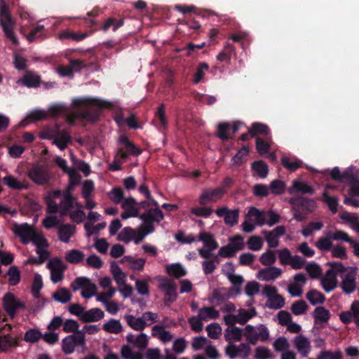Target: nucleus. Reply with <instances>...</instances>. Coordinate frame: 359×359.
<instances>
[{
    "label": "nucleus",
    "mask_w": 359,
    "mask_h": 359,
    "mask_svg": "<svg viewBox=\"0 0 359 359\" xmlns=\"http://www.w3.org/2000/svg\"><path fill=\"white\" fill-rule=\"evenodd\" d=\"M159 288L165 293V305L166 306H170L177 297V284L171 280L163 278L159 284Z\"/></svg>",
    "instance_id": "9"
},
{
    "label": "nucleus",
    "mask_w": 359,
    "mask_h": 359,
    "mask_svg": "<svg viewBox=\"0 0 359 359\" xmlns=\"http://www.w3.org/2000/svg\"><path fill=\"white\" fill-rule=\"evenodd\" d=\"M27 175L32 181L39 185H44L49 182L50 175L47 166L35 163L27 171Z\"/></svg>",
    "instance_id": "3"
},
{
    "label": "nucleus",
    "mask_w": 359,
    "mask_h": 359,
    "mask_svg": "<svg viewBox=\"0 0 359 359\" xmlns=\"http://www.w3.org/2000/svg\"><path fill=\"white\" fill-rule=\"evenodd\" d=\"M75 226L72 224H62L58 228L59 239L64 242L68 243L70 238L74 235Z\"/></svg>",
    "instance_id": "24"
},
{
    "label": "nucleus",
    "mask_w": 359,
    "mask_h": 359,
    "mask_svg": "<svg viewBox=\"0 0 359 359\" xmlns=\"http://www.w3.org/2000/svg\"><path fill=\"white\" fill-rule=\"evenodd\" d=\"M320 282L323 289L326 292L333 291L337 287L338 283L337 276L332 274L330 271H327L325 274L320 277Z\"/></svg>",
    "instance_id": "18"
},
{
    "label": "nucleus",
    "mask_w": 359,
    "mask_h": 359,
    "mask_svg": "<svg viewBox=\"0 0 359 359\" xmlns=\"http://www.w3.org/2000/svg\"><path fill=\"white\" fill-rule=\"evenodd\" d=\"M88 36L87 32H74L70 29L62 31L59 34V39L61 41L65 39H72L74 41H81Z\"/></svg>",
    "instance_id": "23"
},
{
    "label": "nucleus",
    "mask_w": 359,
    "mask_h": 359,
    "mask_svg": "<svg viewBox=\"0 0 359 359\" xmlns=\"http://www.w3.org/2000/svg\"><path fill=\"white\" fill-rule=\"evenodd\" d=\"M3 306L6 312L11 317L13 318L18 309H25V305L23 302H20L15 295L11 292H7L3 297Z\"/></svg>",
    "instance_id": "8"
},
{
    "label": "nucleus",
    "mask_w": 359,
    "mask_h": 359,
    "mask_svg": "<svg viewBox=\"0 0 359 359\" xmlns=\"http://www.w3.org/2000/svg\"><path fill=\"white\" fill-rule=\"evenodd\" d=\"M71 287L74 291L82 288L81 295L84 298H90L96 294V285L93 283L90 279L86 277L76 278L71 284Z\"/></svg>",
    "instance_id": "7"
},
{
    "label": "nucleus",
    "mask_w": 359,
    "mask_h": 359,
    "mask_svg": "<svg viewBox=\"0 0 359 359\" xmlns=\"http://www.w3.org/2000/svg\"><path fill=\"white\" fill-rule=\"evenodd\" d=\"M135 236V231L131 227H125L119 233L117 239L124 243H129Z\"/></svg>",
    "instance_id": "52"
},
{
    "label": "nucleus",
    "mask_w": 359,
    "mask_h": 359,
    "mask_svg": "<svg viewBox=\"0 0 359 359\" xmlns=\"http://www.w3.org/2000/svg\"><path fill=\"white\" fill-rule=\"evenodd\" d=\"M356 270L351 268L343 276H341V288L342 291L347 294H351L356 289Z\"/></svg>",
    "instance_id": "12"
},
{
    "label": "nucleus",
    "mask_w": 359,
    "mask_h": 359,
    "mask_svg": "<svg viewBox=\"0 0 359 359\" xmlns=\"http://www.w3.org/2000/svg\"><path fill=\"white\" fill-rule=\"evenodd\" d=\"M52 297L58 302L65 304L71 300L72 294L68 289L62 287L55 292Z\"/></svg>",
    "instance_id": "40"
},
{
    "label": "nucleus",
    "mask_w": 359,
    "mask_h": 359,
    "mask_svg": "<svg viewBox=\"0 0 359 359\" xmlns=\"http://www.w3.org/2000/svg\"><path fill=\"white\" fill-rule=\"evenodd\" d=\"M239 218V210H229L226 217L224 218V223L232 227L238 224Z\"/></svg>",
    "instance_id": "49"
},
{
    "label": "nucleus",
    "mask_w": 359,
    "mask_h": 359,
    "mask_svg": "<svg viewBox=\"0 0 359 359\" xmlns=\"http://www.w3.org/2000/svg\"><path fill=\"white\" fill-rule=\"evenodd\" d=\"M282 165L290 172H294L302 167V163L295 157L292 158L283 156L281 158Z\"/></svg>",
    "instance_id": "37"
},
{
    "label": "nucleus",
    "mask_w": 359,
    "mask_h": 359,
    "mask_svg": "<svg viewBox=\"0 0 359 359\" xmlns=\"http://www.w3.org/2000/svg\"><path fill=\"white\" fill-rule=\"evenodd\" d=\"M248 248L253 251L259 250L263 245V241L258 236H252L248 241Z\"/></svg>",
    "instance_id": "62"
},
{
    "label": "nucleus",
    "mask_w": 359,
    "mask_h": 359,
    "mask_svg": "<svg viewBox=\"0 0 359 359\" xmlns=\"http://www.w3.org/2000/svg\"><path fill=\"white\" fill-rule=\"evenodd\" d=\"M249 154V148L248 146H243L241 149L233 156L231 161L235 165H241L243 159Z\"/></svg>",
    "instance_id": "61"
},
{
    "label": "nucleus",
    "mask_w": 359,
    "mask_h": 359,
    "mask_svg": "<svg viewBox=\"0 0 359 359\" xmlns=\"http://www.w3.org/2000/svg\"><path fill=\"white\" fill-rule=\"evenodd\" d=\"M294 344L297 350L303 356H306L310 347L309 340L303 335L297 336L294 339Z\"/></svg>",
    "instance_id": "33"
},
{
    "label": "nucleus",
    "mask_w": 359,
    "mask_h": 359,
    "mask_svg": "<svg viewBox=\"0 0 359 359\" xmlns=\"http://www.w3.org/2000/svg\"><path fill=\"white\" fill-rule=\"evenodd\" d=\"M43 286V284L41 276L39 273H36L32 286V293L35 298L39 297V292Z\"/></svg>",
    "instance_id": "54"
},
{
    "label": "nucleus",
    "mask_w": 359,
    "mask_h": 359,
    "mask_svg": "<svg viewBox=\"0 0 359 359\" xmlns=\"http://www.w3.org/2000/svg\"><path fill=\"white\" fill-rule=\"evenodd\" d=\"M0 25L6 38L14 45H18V39L13 31L15 22L11 17L8 6L3 0L0 1Z\"/></svg>",
    "instance_id": "2"
},
{
    "label": "nucleus",
    "mask_w": 359,
    "mask_h": 359,
    "mask_svg": "<svg viewBox=\"0 0 359 359\" xmlns=\"http://www.w3.org/2000/svg\"><path fill=\"white\" fill-rule=\"evenodd\" d=\"M225 339L228 341H231L232 339L235 341H240L242 337V330L238 327L233 326L232 327H228L226 330Z\"/></svg>",
    "instance_id": "42"
},
{
    "label": "nucleus",
    "mask_w": 359,
    "mask_h": 359,
    "mask_svg": "<svg viewBox=\"0 0 359 359\" xmlns=\"http://www.w3.org/2000/svg\"><path fill=\"white\" fill-rule=\"evenodd\" d=\"M47 267L50 269V278L54 283H57L62 280L64 267L60 259H56L49 262Z\"/></svg>",
    "instance_id": "14"
},
{
    "label": "nucleus",
    "mask_w": 359,
    "mask_h": 359,
    "mask_svg": "<svg viewBox=\"0 0 359 359\" xmlns=\"http://www.w3.org/2000/svg\"><path fill=\"white\" fill-rule=\"evenodd\" d=\"M257 330L258 332L255 330V327L251 325L245 326V333L244 335L249 344L255 345L259 339L262 341H266L269 339V330L265 325H259L257 327Z\"/></svg>",
    "instance_id": "4"
},
{
    "label": "nucleus",
    "mask_w": 359,
    "mask_h": 359,
    "mask_svg": "<svg viewBox=\"0 0 359 359\" xmlns=\"http://www.w3.org/2000/svg\"><path fill=\"white\" fill-rule=\"evenodd\" d=\"M251 168L260 178H265L268 175L269 167L262 160L254 161L251 165Z\"/></svg>",
    "instance_id": "32"
},
{
    "label": "nucleus",
    "mask_w": 359,
    "mask_h": 359,
    "mask_svg": "<svg viewBox=\"0 0 359 359\" xmlns=\"http://www.w3.org/2000/svg\"><path fill=\"white\" fill-rule=\"evenodd\" d=\"M327 264L330 266L327 271H330L331 273L335 276L347 271V268L340 262H328Z\"/></svg>",
    "instance_id": "59"
},
{
    "label": "nucleus",
    "mask_w": 359,
    "mask_h": 359,
    "mask_svg": "<svg viewBox=\"0 0 359 359\" xmlns=\"http://www.w3.org/2000/svg\"><path fill=\"white\" fill-rule=\"evenodd\" d=\"M307 309L308 305L303 300H299L294 302L291 307L292 313L296 316L304 313L307 311Z\"/></svg>",
    "instance_id": "63"
},
{
    "label": "nucleus",
    "mask_w": 359,
    "mask_h": 359,
    "mask_svg": "<svg viewBox=\"0 0 359 359\" xmlns=\"http://www.w3.org/2000/svg\"><path fill=\"white\" fill-rule=\"evenodd\" d=\"M249 133L252 137L257 135H267L270 134V128L266 124L255 122L249 129Z\"/></svg>",
    "instance_id": "31"
},
{
    "label": "nucleus",
    "mask_w": 359,
    "mask_h": 359,
    "mask_svg": "<svg viewBox=\"0 0 359 359\" xmlns=\"http://www.w3.org/2000/svg\"><path fill=\"white\" fill-rule=\"evenodd\" d=\"M316 246L321 251H329L332 249V238L328 236L327 232L326 236L320 237L316 243Z\"/></svg>",
    "instance_id": "50"
},
{
    "label": "nucleus",
    "mask_w": 359,
    "mask_h": 359,
    "mask_svg": "<svg viewBox=\"0 0 359 359\" xmlns=\"http://www.w3.org/2000/svg\"><path fill=\"white\" fill-rule=\"evenodd\" d=\"M224 194L219 187L215 189H204L198 198V203L201 205H205L208 202L215 203L220 200Z\"/></svg>",
    "instance_id": "13"
},
{
    "label": "nucleus",
    "mask_w": 359,
    "mask_h": 359,
    "mask_svg": "<svg viewBox=\"0 0 359 359\" xmlns=\"http://www.w3.org/2000/svg\"><path fill=\"white\" fill-rule=\"evenodd\" d=\"M306 270L311 278L318 279L321 277L322 269L318 264L313 262L309 263L306 266Z\"/></svg>",
    "instance_id": "48"
},
{
    "label": "nucleus",
    "mask_w": 359,
    "mask_h": 359,
    "mask_svg": "<svg viewBox=\"0 0 359 359\" xmlns=\"http://www.w3.org/2000/svg\"><path fill=\"white\" fill-rule=\"evenodd\" d=\"M219 312L214 307H203L199 311V316L204 320L207 318L216 319L219 317Z\"/></svg>",
    "instance_id": "43"
},
{
    "label": "nucleus",
    "mask_w": 359,
    "mask_h": 359,
    "mask_svg": "<svg viewBox=\"0 0 359 359\" xmlns=\"http://www.w3.org/2000/svg\"><path fill=\"white\" fill-rule=\"evenodd\" d=\"M198 240L203 242L205 247L210 250H215L219 246L218 243L214 238L213 235L210 233L201 231L198 234Z\"/></svg>",
    "instance_id": "22"
},
{
    "label": "nucleus",
    "mask_w": 359,
    "mask_h": 359,
    "mask_svg": "<svg viewBox=\"0 0 359 359\" xmlns=\"http://www.w3.org/2000/svg\"><path fill=\"white\" fill-rule=\"evenodd\" d=\"M327 235L330 236L332 240L334 241H345L347 243H350L352 238L349 237L348 234L344 231L341 230H336L334 231H327Z\"/></svg>",
    "instance_id": "51"
},
{
    "label": "nucleus",
    "mask_w": 359,
    "mask_h": 359,
    "mask_svg": "<svg viewBox=\"0 0 359 359\" xmlns=\"http://www.w3.org/2000/svg\"><path fill=\"white\" fill-rule=\"evenodd\" d=\"M18 345L17 339L9 334L0 335V352H5L12 346Z\"/></svg>",
    "instance_id": "36"
},
{
    "label": "nucleus",
    "mask_w": 359,
    "mask_h": 359,
    "mask_svg": "<svg viewBox=\"0 0 359 359\" xmlns=\"http://www.w3.org/2000/svg\"><path fill=\"white\" fill-rule=\"evenodd\" d=\"M226 266L228 267L230 271L228 276L229 280L235 285H241L243 283V278L241 276L233 274L235 270L233 263L226 262Z\"/></svg>",
    "instance_id": "60"
},
{
    "label": "nucleus",
    "mask_w": 359,
    "mask_h": 359,
    "mask_svg": "<svg viewBox=\"0 0 359 359\" xmlns=\"http://www.w3.org/2000/svg\"><path fill=\"white\" fill-rule=\"evenodd\" d=\"M3 181L6 185L13 189L22 190L26 189L28 187L27 184L18 181L12 175H7L4 177L3 178Z\"/></svg>",
    "instance_id": "38"
},
{
    "label": "nucleus",
    "mask_w": 359,
    "mask_h": 359,
    "mask_svg": "<svg viewBox=\"0 0 359 359\" xmlns=\"http://www.w3.org/2000/svg\"><path fill=\"white\" fill-rule=\"evenodd\" d=\"M293 190L297 191V192L302 194H313L314 193V189L304 182H300L297 180H294L293 182L292 187L288 189V192L292 194L293 193Z\"/></svg>",
    "instance_id": "28"
},
{
    "label": "nucleus",
    "mask_w": 359,
    "mask_h": 359,
    "mask_svg": "<svg viewBox=\"0 0 359 359\" xmlns=\"http://www.w3.org/2000/svg\"><path fill=\"white\" fill-rule=\"evenodd\" d=\"M123 20L120 19L118 20H115L114 18H108L102 27V29L104 32L107 31L110 27H112L114 32L116 31L119 27L123 26Z\"/></svg>",
    "instance_id": "53"
},
{
    "label": "nucleus",
    "mask_w": 359,
    "mask_h": 359,
    "mask_svg": "<svg viewBox=\"0 0 359 359\" xmlns=\"http://www.w3.org/2000/svg\"><path fill=\"white\" fill-rule=\"evenodd\" d=\"M323 201L327 205L329 209L333 212H337L338 199L334 196H330L327 191L323 194Z\"/></svg>",
    "instance_id": "56"
},
{
    "label": "nucleus",
    "mask_w": 359,
    "mask_h": 359,
    "mask_svg": "<svg viewBox=\"0 0 359 359\" xmlns=\"http://www.w3.org/2000/svg\"><path fill=\"white\" fill-rule=\"evenodd\" d=\"M285 305V299L283 296L276 294L268 299L267 306L270 309H279Z\"/></svg>",
    "instance_id": "47"
},
{
    "label": "nucleus",
    "mask_w": 359,
    "mask_h": 359,
    "mask_svg": "<svg viewBox=\"0 0 359 359\" xmlns=\"http://www.w3.org/2000/svg\"><path fill=\"white\" fill-rule=\"evenodd\" d=\"M213 210L210 207L196 206L190 210V214L197 217L208 218L212 213Z\"/></svg>",
    "instance_id": "44"
},
{
    "label": "nucleus",
    "mask_w": 359,
    "mask_h": 359,
    "mask_svg": "<svg viewBox=\"0 0 359 359\" xmlns=\"http://www.w3.org/2000/svg\"><path fill=\"white\" fill-rule=\"evenodd\" d=\"M306 297L312 305L323 304L325 300V295L316 289L309 290L306 293Z\"/></svg>",
    "instance_id": "35"
},
{
    "label": "nucleus",
    "mask_w": 359,
    "mask_h": 359,
    "mask_svg": "<svg viewBox=\"0 0 359 359\" xmlns=\"http://www.w3.org/2000/svg\"><path fill=\"white\" fill-rule=\"evenodd\" d=\"M165 271L169 276L175 278H182L187 274L186 269L179 263L166 265Z\"/></svg>",
    "instance_id": "26"
},
{
    "label": "nucleus",
    "mask_w": 359,
    "mask_h": 359,
    "mask_svg": "<svg viewBox=\"0 0 359 359\" xmlns=\"http://www.w3.org/2000/svg\"><path fill=\"white\" fill-rule=\"evenodd\" d=\"M42 337V333L36 329L27 330L24 336V340L27 342L35 343Z\"/></svg>",
    "instance_id": "58"
},
{
    "label": "nucleus",
    "mask_w": 359,
    "mask_h": 359,
    "mask_svg": "<svg viewBox=\"0 0 359 359\" xmlns=\"http://www.w3.org/2000/svg\"><path fill=\"white\" fill-rule=\"evenodd\" d=\"M206 331L210 338L217 339L222 334V327L217 323H212L206 327Z\"/></svg>",
    "instance_id": "55"
},
{
    "label": "nucleus",
    "mask_w": 359,
    "mask_h": 359,
    "mask_svg": "<svg viewBox=\"0 0 359 359\" xmlns=\"http://www.w3.org/2000/svg\"><path fill=\"white\" fill-rule=\"evenodd\" d=\"M282 270L276 266H269L259 271L257 278L264 281L274 280L280 276Z\"/></svg>",
    "instance_id": "16"
},
{
    "label": "nucleus",
    "mask_w": 359,
    "mask_h": 359,
    "mask_svg": "<svg viewBox=\"0 0 359 359\" xmlns=\"http://www.w3.org/2000/svg\"><path fill=\"white\" fill-rule=\"evenodd\" d=\"M102 329L109 333L118 334L123 330V327L118 320L110 319L103 325Z\"/></svg>",
    "instance_id": "39"
},
{
    "label": "nucleus",
    "mask_w": 359,
    "mask_h": 359,
    "mask_svg": "<svg viewBox=\"0 0 359 359\" xmlns=\"http://www.w3.org/2000/svg\"><path fill=\"white\" fill-rule=\"evenodd\" d=\"M259 261L263 265L271 266L276 262V257L272 250H268L261 255Z\"/></svg>",
    "instance_id": "57"
},
{
    "label": "nucleus",
    "mask_w": 359,
    "mask_h": 359,
    "mask_svg": "<svg viewBox=\"0 0 359 359\" xmlns=\"http://www.w3.org/2000/svg\"><path fill=\"white\" fill-rule=\"evenodd\" d=\"M120 262L128 263L132 269L141 271L144 267L146 260L143 258L134 259L131 256H125Z\"/></svg>",
    "instance_id": "25"
},
{
    "label": "nucleus",
    "mask_w": 359,
    "mask_h": 359,
    "mask_svg": "<svg viewBox=\"0 0 359 359\" xmlns=\"http://www.w3.org/2000/svg\"><path fill=\"white\" fill-rule=\"evenodd\" d=\"M41 80L39 75L32 72L26 73L23 77L18 81V83H22L28 88H36L41 84Z\"/></svg>",
    "instance_id": "20"
},
{
    "label": "nucleus",
    "mask_w": 359,
    "mask_h": 359,
    "mask_svg": "<svg viewBox=\"0 0 359 359\" xmlns=\"http://www.w3.org/2000/svg\"><path fill=\"white\" fill-rule=\"evenodd\" d=\"M289 202L293 210H300L306 214L312 212L316 208V203L313 199L304 197L292 198Z\"/></svg>",
    "instance_id": "11"
},
{
    "label": "nucleus",
    "mask_w": 359,
    "mask_h": 359,
    "mask_svg": "<svg viewBox=\"0 0 359 359\" xmlns=\"http://www.w3.org/2000/svg\"><path fill=\"white\" fill-rule=\"evenodd\" d=\"M163 213L158 206L155 209L147 210L140 216L144 223L153 224L154 222H160L163 219Z\"/></svg>",
    "instance_id": "17"
},
{
    "label": "nucleus",
    "mask_w": 359,
    "mask_h": 359,
    "mask_svg": "<svg viewBox=\"0 0 359 359\" xmlns=\"http://www.w3.org/2000/svg\"><path fill=\"white\" fill-rule=\"evenodd\" d=\"M104 316V311L99 308L90 309L85 311L84 313L81 316V321L83 323L97 322L102 319Z\"/></svg>",
    "instance_id": "19"
},
{
    "label": "nucleus",
    "mask_w": 359,
    "mask_h": 359,
    "mask_svg": "<svg viewBox=\"0 0 359 359\" xmlns=\"http://www.w3.org/2000/svg\"><path fill=\"white\" fill-rule=\"evenodd\" d=\"M318 359H342V353L341 351L332 352L330 350H324L319 353Z\"/></svg>",
    "instance_id": "64"
},
{
    "label": "nucleus",
    "mask_w": 359,
    "mask_h": 359,
    "mask_svg": "<svg viewBox=\"0 0 359 359\" xmlns=\"http://www.w3.org/2000/svg\"><path fill=\"white\" fill-rule=\"evenodd\" d=\"M306 282V278L303 273H297L294 276V283L288 285L287 290L289 293L293 297H301L302 294V286Z\"/></svg>",
    "instance_id": "15"
},
{
    "label": "nucleus",
    "mask_w": 359,
    "mask_h": 359,
    "mask_svg": "<svg viewBox=\"0 0 359 359\" xmlns=\"http://www.w3.org/2000/svg\"><path fill=\"white\" fill-rule=\"evenodd\" d=\"M73 104L77 107L83 105L96 107L97 109H87L80 113L82 118L93 123L99 120L102 109H110L112 107L111 103L97 98L76 99Z\"/></svg>",
    "instance_id": "1"
},
{
    "label": "nucleus",
    "mask_w": 359,
    "mask_h": 359,
    "mask_svg": "<svg viewBox=\"0 0 359 359\" xmlns=\"http://www.w3.org/2000/svg\"><path fill=\"white\" fill-rule=\"evenodd\" d=\"M209 69V65L206 62H201L196 67V72L193 76V83L198 84L203 79L205 72Z\"/></svg>",
    "instance_id": "41"
},
{
    "label": "nucleus",
    "mask_w": 359,
    "mask_h": 359,
    "mask_svg": "<svg viewBox=\"0 0 359 359\" xmlns=\"http://www.w3.org/2000/svg\"><path fill=\"white\" fill-rule=\"evenodd\" d=\"M230 243L222 246L218 251V255L222 257H233L237 251L244 248L243 237L241 235H236L229 238Z\"/></svg>",
    "instance_id": "5"
},
{
    "label": "nucleus",
    "mask_w": 359,
    "mask_h": 359,
    "mask_svg": "<svg viewBox=\"0 0 359 359\" xmlns=\"http://www.w3.org/2000/svg\"><path fill=\"white\" fill-rule=\"evenodd\" d=\"M329 310L323 306H318L314 309L313 318L316 323H326L330 318Z\"/></svg>",
    "instance_id": "30"
},
{
    "label": "nucleus",
    "mask_w": 359,
    "mask_h": 359,
    "mask_svg": "<svg viewBox=\"0 0 359 359\" xmlns=\"http://www.w3.org/2000/svg\"><path fill=\"white\" fill-rule=\"evenodd\" d=\"M231 130V123L229 122H220L217 125V136L223 141H227L233 139V136L229 134Z\"/></svg>",
    "instance_id": "29"
},
{
    "label": "nucleus",
    "mask_w": 359,
    "mask_h": 359,
    "mask_svg": "<svg viewBox=\"0 0 359 359\" xmlns=\"http://www.w3.org/2000/svg\"><path fill=\"white\" fill-rule=\"evenodd\" d=\"M11 229L13 233L20 238L22 243L27 245L31 242V236L34 233L35 228L27 223L21 224L14 223Z\"/></svg>",
    "instance_id": "10"
},
{
    "label": "nucleus",
    "mask_w": 359,
    "mask_h": 359,
    "mask_svg": "<svg viewBox=\"0 0 359 359\" xmlns=\"http://www.w3.org/2000/svg\"><path fill=\"white\" fill-rule=\"evenodd\" d=\"M83 252L79 250H72L66 254L65 259L71 264H78L83 260Z\"/></svg>",
    "instance_id": "45"
},
{
    "label": "nucleus",
    "mask_w": 359,
    "mask_h": 359,
    "mask_svg": "<svg viewBox=\"0 0 359 359\" xmlns=\"http://www.w3.org/2000/svg\"><path fill=\"white\" fill-rule=\"evenodd\" d=\"M8 283L11 285H16L20 281V273L18 268L15 266H11L8 271Z\"/></svg>",
    "instance_id": "46"
},
{
    "label": "nucleus",
    "mask_w": 359,
    "mask_h": 359,
    "mask_svg": "<svg viewBox=\"0 0 359 359\" xmlns=\"http://www.w3.org/2000/svg\"><path fill=\"white\" fill-rule=\"evenodd\" d=\"M118 142L123 146L120 147L116 151L117 158H120L122 161H125L130 155L137 156L142 153V150L130 141L126 135L120 136Z\"/></svg>",
    "instance_id": "6"
},
{
    "label": "nucleus",
    "mask_w": 359,
    "mask_h": 359,
    "mask_svg": "<svg viewBox=\"0 0 359 359\" xmlns=\"http://www.w3.org/2000/svg\"><path fill=\"white\" fill-rule=\"evenodd\" d=\"M75 200V197L71 193L66 192L60 203V213L62 215H66L68 211L73 208Z\"/></svg>",
    "instance_id": "21"
},
{
    "label": "nucleus",
    "mask_w": 359,
    "mask_h": 359,
    "mask_svg": "<svg viewBox=\"0 0 359 359\" xmlns=\"http://www.w3.org/2000/svg\"><path fill=\"white\" fill-rule=\"evenodd\" d=\"M152 336H158L163 342L170 341L172 339V334L169 331L165 330L163 326L158 325L152 327Z\"/></svg>",
    "instance_id": "34"
},
{
    "label": "nucleus",
    "mask_w": 359,
    "mask_h": 359,
    "mask_svg": "<svg viewBox=\"0 0 359 359\" xmlns=\"http://www.w3.org/2000/svg\"><path fill=\"white\" fill-rule=\"evenodd\" d=\"M125 320L127 324L135 330L142 331L147 326L145 320L142 318H135L133 315H126Z\"/></svg>",
    "instance_id": "27"
}]
</instances>
